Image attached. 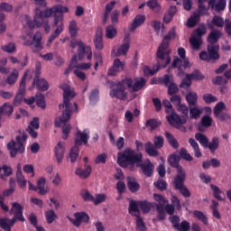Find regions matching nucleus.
<instances>
[{"instance_id": "obj_6", "label": "nucleus", "mask_w": 231, "mask_h": 231, "mask_svg": "<svg viewBox=\"0 0 231 231\" xmlns=\"http://www.w3.org/2000/svg\"><path fill=\"white\" fill-rule=\"evenodd\" d=\"M195 140L200 143L201 147L208 149L211 154H216V151L219 149V138H217V136L213 137L211 142H209L207 135L201 133H197L195 134Z\"/></svg>"}, {"instance_id": "obj_62", "label": "nucleus", "mask_w": 231, "mask_h": 231, "mask_svg": "<svg viewBox=\"0 0 231 231\" xmlns=\"http://www.w3.org/2000/svg\"><path fill=\"white\" fill-rule=\"evenodd\" d=\"M203 100L206 104L210 105V104H213L214 102H217V97L212 94H204Z\"/></svg>"}, {"instance_id": "obj_42", "label": "nucleus", "mask_w": 231, "mask_h": 231, "mask_svg": "<svg viewBox=\"0 0 231 231\" xmlns=\"http://www.w3.org/2000/svg\"><path fill=\"white\" fill-rule=\"evenodd\" d=\"M14 113V106L10 103L4 104L3 106H0V114L5 116H10Z\"/></svg>"}, {"instance_id": "obj_28", "label": "nucleus", "mask_w": 231, "mask_h": 231, "mask_svg": "<svg viewBox=\"0 0 231 231\" xmlns=\"http://www.w3.org/2000/svg\"><path fill=\"white\" fill-rule=\"evenodd\" d=\"M91 166L89 165H85V169L83 170L82 168H78L75 171V174L77 176H79L81 180H86L87 178H89L91 174Z\"/></svg>"}, {"instance_id": "obj_35", "label": "nucleus", "mask_w": 231, "mask_h": 231, "mask_svg": "<svg viewBox=\"0 0 231 231\" xmlns=\"http://www.w3.org/2000/svg\"><path fill=\"white\" fill-rule=\"evenodd\" d=\"M153 199H154V201L157 202V203L153 202V206L156 208H158V206L165 207V205H167V203H169V200L165 199V197H163L161 194H157V193L153 194Z\"/></svg>"}, {"instance_id": "obj_39", "label": "nucleus", "mask_w": 231, "mask_h": 231, "mask_svg": "<svg viewBox=\"0 0 231 231\" xmlns=\"http://www.w3.org/2000/svg\"><path fill=\"white\" fill-rule=\"evenodd\" d=\"M15 192V180L14 178H11L9 180V189H5L3 191V197L4 198H8V196H12Z\"/></svg>"}, {"instance_id": "obj_25", "label": "nucleus", "mask_w": 231, "mask_h": 231, "mask_svg": "<svg viewBox=\"0 0 231 231\" xmlns=\"http://www.w3.org/2000/svg\"><path fill=\"white\" fill-rule=\"evenodd\" d=\"M158 148L154 146V144L152 142H147L144 144V151L148 156H151L152 158H156L158 156Z\"/></svg>"}, {"instance_id": "obj_26", "label": "nucleus", "mask_w": 231, "mask_h": 231, "mask_svg": "<svg viewBox=\"0 0 231 231\" xmlns=\"http://www.w3.org/2000/svg\"><path fill=\"white\" fill-rule=\"evenodd\" d=\"M127 187L132 194L140 190V183L133 177H127Z\"/></svg>"}, {"instance_id": "obj_45", "label": "nucleus", "mask_w": 231, "mask_h": 231, "mask_svg": "<svg viewBox=\"0 0 231 231\" xmlns=\"http://www.w3.org/2000/svg\"><path fill=\"white\" fill-rule=\"evenodd\" d=\"M210 189L213 192V196L216 199H217V201H224L225 199L221 198V194H223V191L221 190V189H219V187L214 185V184H210Z\"/></svg>"}, {"instance_id": "obj_40", "label": "nucleus", "mask_w": 231, "mask_h": 231, "mask_svg": "<svg viewBox=\"0 0 231 231\" xmlns=\"http://www.w3.org/2000/svg\"><path fill=\"white\" fill-rule=\"evenodd\" d=\"M45 185L46 179L44 177H42L37 180L38 194H41V196H45V194L48 193V190L44 189Z\"/></svg>"}, {"instance_id": "obj_1", "label": "nucleus", "mask_w": 231, "mask_h": 231, "mask_svg": "<svg viewBox=\"0 0 231 231\" xmlns=\"http://www.w3.org/2000/svg\"><path fill=\"white\" fill-rule=\"evenodd\" d=\"M117 163L123 169L130 167L131 171H134V165H136L146 178H151L154 172V164L149 159L143 162V154L131 148H126L124 152L117 153Z\"/></svg>"}, {"instance_id": "obj_9", "label": "nucleus", "mask_w": 231, "mask_h": 231, "mask_svg": "<svg viewBox=\"0 0 231 231\" xmlns=\"http://www.w3.org/2000/svg\"><path fill=\"white\" fill-rule=\"evenodd\" d=\"M77 57L79 60H84V59H88V60H91L93 59V51L89 45H86V43L80 44L79 48L77 49V55H74L71 62H77Z\"/></svg>"}, {"instance_id": "obj_12", "label": "nucleus", "mask_w": 231, "mask_h": 231, "mask_svg": "<svg viewBox=\"0 0 231 231\" xmlns=\"http://www.w3.org/2000/svg\"><path fill=\"white\" fill-rule=\"evenodd\" d=\"M180 162H181V157L176 153H171L168 157V163H170L171 167L177 170V175L176 176H183L187 174L185 172V170H183V167L180 165Z\"/></svg>"}, {"instance_id": "obj_57", "label": "nucleus", "mask_w": 231, "mask_h": 231, "mask_svg": "<svg viewBox=\"0 0 231 231\" xmlns=\"http://www.w3.org/2000/svg\"><path fill=\"white\" fill-rule=\"evenodd\" d=\"M134 217H136V230H147L145 223H143V218L140 217V214H135Z\"/></svg>"}, {"instance_id": "obj_10", "label": "nucleus", "mask_w": 231, "mask_h": 231, "mask_svg": "<svg viewBox=\"0 0 231 231\" xmlns=\"http://www.w3.org/2000/svg\"><path fill=\"white\" fill-rule=\"evenodd\" d=\"M24 46H32V53H41L44 50L42 45V34L41 32H36L32 37V41H26Z\"/></svg>"}, {"instance_id": "obj_34", "label": "nucleus", "mask_w": 231, "mask_h": 231, "mask_svg": "<svg viewBox=\"0 0 231 231\" xmlns=\"http://www.w3.org/2000/svg\"><path fill=\"white\" fill-rule=\"evenodd\" d=\"M115 5H116V1H111L106 5L105 13H104V18L103 23L106 24L107 23V19H109V15L111 14V12H113L115 8Z\"/></svg>"}, {"instance_id": "obj_13", "label": "nucleus", "mask_w": 231, "mask_h": 231, "mask_svg": "<svg viewBox=\"0 0 231 231\" xmlns=\"http://www.w3.org/2000/svg\"><path fill=\"white\" fill-rule=\"evenodd\" d=\"M23 210L24 208H23V206L18 202H14L12 204L10 214H14V217L12 219H14V223H16L17 221L24 223V221H26V218H24V215H23Z\"/></svg>"}, {"instance_id": "obj_31", "label": "nucleus", "mask_w": 231, "mask_h": 231, "mask_svg": "<svg viewBox=\"0 0 231 231\" xmlns=\"http://www.w3.org/2000/svg\"><path fill=\"white\" fill-rule=\"evenodd\" d=\"M154 203L147 200L139 201V208H141L143 214H149L152 208H154Z\"/></svg>"}, {"instance_id": "obj_63", "label": "nucleus", "mask_w": 231, "mask_h": 231, "mask_svg": "<svg viewBox=\"0 0 231 231\" xmlns=\"http://www.w3.org/2000/svg\"><path fill=\"white\" fill-rule=\"evenodd\" d=\"M164 140L163 136L157 135L153 138V146L156 147V149H162L163 147Z\"/></svg>"}, {"instance_id": "obj_8", "label": "nucleus", "mask_w": 231, "mask_h": 231, "mask_svg": "<svg viewBox=\"0 0 231 231\" xmlns=\"http://www.w3.org/2000/svg\"><path fill=\"white\" fill-rule=\"evenodd\" d=\"M185 180H187V174L182 176H175L173 180V187L175 190H179L183 198H190L191 193L189 188L185 185Z\"/></svg>"}, {"instance_id": "obj_38", "label": "nucleus", "mask_w": 231, "mask_h": 231, "mask_svg": "<svg viewBox=\"0 0 231 231\" xmlns=\"http://www.w3.org/2000/svg\"><path fill=\"white\" fill-rule=\"evenodd\" d=\"M89 102L92 106H95L99 100H100V91L98 90V88H95L93 89L89 96Z\"/></svg>"}, {"instance_id": "obj_32", "label": "nucleus", "mask_w": 231, "mask_h": 231, "mask_svg": "<svg viewBox=\"0 0 231 231\" xmlns=\"http://www.w3.org/2000/svg\"><path fill=\"white\" fill-rule=\"evenodd\" d=\"M186 102L189 107L196 106L198 105V93L189 92L186 96Z\"/></svg>"}, {"instance_id": "obj_50", "label": "nucleus", "mask_w": 231, "mask_h": 231, "mask_svg": "<svg viewBox=\"0 0 231 231\" xmlns=\"http://www.w3.org/2000/svg\"><path fill=\"white\" fill-rule=\"evenodd\" d=\"M57 215L55 214V210L53 209H49L45 211V219L48 223V225H51L56 219H57Z\"/></svg>"}, {"instance_id": "obj_46", "label": "nucleus", "mask_w": 231, "mask_h": 231, "mask_svg": "<svg viewBox=\"0 0 231 231\" xmlns=\"http://www.w3.org/2000/svg\"><path fill=\"white\" fill-rule=\"evenodd\" d=\"M193 216L194 217H196V219L201 221L203 225H208V218L207 217V216H205V213L203 211L194 210Z\"/></svg>"}, {"instance_id": "obj_14", "label": "nucleus", "mask_w": 231, "mask_h": 231, "mask_svg": "<svg viewBox=\"0 0 231 231\" xmlns=\"http://www.w3.org/2000/svg\"><path fill=\"white\" fill-rule=\"evenodd\" d=\"M74 217L75 219L67 217L69 221H71L72 225H74V226H77L78 228L79 226H80V225H82V223L89 222V215H88V213L86 212H76L74 213Z\"/></svg>"}, {"instance_id": "obj_4", "label": "nucleus", "mask_w": 231, "mask_h": 231, "mask_svg": "<svg viewBox=\"0 0 231 231\" xmlns=\"http://www.w3.org/2000/svg\"><path fill=\"white\" fill-rule=\"evenodd\" d=\"M69 9L67 6H63L61 5L53 6L49 9H45L44 11L36 8L35 9V15H34V22L37 26H42L44 24V18L54 16V21L56 19V15H64L63 14H68Z\"/></svg>"}, {"instance_id": "obj_43", "label": "nucleus", "mask_w": 231, "mask_h": 231, "mask_svg": "<svg viewBox=\"0 0 231 231\" xmlns=\"http://www.w3.org/2000/svg\"><path fill=\"white\" fill-rule=\"evenodd\" d=\"M9 176H12V168L6 165H3L0 168V180H5Z\"/></svg>"}, {"instance_id": "obj_56", "label": "nucleus", "mask_w": 231, "mask_h": 231, "mask_svg": "<svg viewBox=\"0 0 231 231\" xmlns=\"http://www.w3.org/2000/svg\"><path fill=\"white\" fill-rule=\"evenodd\" d=\"M79 146H74L71 148L70 152L69 154V158L70 159L71 163H75L79 159Z\"/></svg>"}, {"instance_id": "obj_24", "label": "nucleus", "mask_w": 231, "mask_h": 231, "mask_svg": "<svg viewBox=\"0 0 231 231\" xmlns=\"http://www.w3.org/2000/svg\"><path fill=\"white\" fill-rule=\"evenodd\" d=\"M38 88L39 91H48L49 89V86H48V81L45 80L44 79H34L32 88ZM32 88H30V89H32Z\"/></svg>"}, {"instance_id": "obj_22", "label": "nucleus", "mask_w": 231, "mask_h": 231, "mask_svg": "<svg viewBox=\"0 0 231 231\" xmlns=\"http://www.w3.org/2000/svg\"><path fill=\"white\" fill-rule=\"evenodd\" d=\"M130 37L129 34H126L124 38V42L118 49L116 52V56L120 57V55H127V51H129V48L131 47L129 44Z\"/></svg>"}, {"instance_id": "obj_5", "label": "nucleus", "mask_w": 231, "mask_h": 231, "mask_svg": "<svg viewBox=\"0 0 231 231\" xmlns=\"http://www.w3.org/2000/svg\"><path fill=\"white\" fill-rule=\"evenodd\" d=\"M20 135L15 137V141L12 140L7 143V149L10 151L11 158H15L17 154H24L26 148L24 147V143L28 140V134L24 130H19Z\"/></svg>"}, {"instance_id": "obj_19", "label": "nucleus", "mask_w": 231, "mask_h": 231, "mask_svg": "<svg viewBox=\"0 0 231 231\" xmlns=\"http://www.w3.org/2000/svg\"><path fill=\"white\" fill-rule=\"evenodd\" d=\"M88 140H89V134L78 130L75 138V146L80 147L82 143H84V145H88Z\"/></svg>"}, {"instance_id": "obj_16", "label": "nucleus", "mask_w": 231, "mask_h": 231, "mask_svg": "<svg viewBox=\"0 0 231 231\" xmlns=\"http://www.w3.org/2000/svg\"><path fill=\"white\" fill-rule=\"evenodd\" d=\"M27 77H28V74L25 72L20 81V87L18 89V93L14 99V106H17V104H21L23 96L26 93V78Z\"/></svg>"}, {"instance_id": "obj_48", "label": "nucleus", "mask_w": 231, "mask_h": 231, "mask_svg": "<svg viewBox=\"0 0 231 231\" xmlns=\"http://www.w3.org/2000/svg\"><path fill=\"white\" fill-rule=\"evenodd\" d=\"M145 84H147V81L143 78H140L134 83L132 89L136 93V91H140V89L145 88Z\"/></svg>"}, {"instance_id": "obj_20", "label": "nucleus", "mask_w": 231, "mask_h": 231, "mask_svg": "<svg viewBox=\"0 0 231 231\" xmlns=\"http://www.w3.org/2000/svg\"><path fill=\"white\" fill-rule=\"evenodd\" d=\"M104 32H102V28H98L96 32V35L94 38V46L96 50H104Z\"/></svg>"}, {"instance_id": "obj_52", "label": "nucleus", "mask_w": 231, "mask_h": 231, "mask_svg": "<svg viewBox=\"0 0 231 231\" xmlns=\"http://www.w3.org/2000/svg\"><path fill=\"white\" fill-rule=\"evenodd\" d=\"M146 5L149 7L150 10H152L156 14H158V12L162 10V6L160 5V4H158V0H149L146 3Z\"/></svg>"}, {"instance_id": "obj_33", "label": "nucleus", "mask_w": 231, "mask_h": 231, "mask_svg": "<svg viewBox=\"0 0 231 231\" xmlns=\"http://www.w3.org/2000/svg\"><path fill=\"white\" fill-rule=\"evenodd\" d=\"M189 44H191L192 50H195V51H198V50H200V48L203 44V38H198L196 36H191L189 39Z\"/></svg>"}, {"instance_id": "obj_51", "label": "nucleus", "mask_w": 231, "mask_h": 231, "mask_svg": "<svg viewBox=\"0 0 231 231\" xmlns=\"http://www.w3.org/2000/svg\"><path fill=\"white\" fill-rule=\"evenodd\" d=\"M1 50L2 51H5V53H15V51H17V47L15 46V43L9 42L5 45H3Z\"/></svg>"}, {"instance_id": "obj_54", "label": "nucleus", "mask_w": 231, "mask_h": 231, "mask_svg": "<svg viewBox=\"0 0 231 231\" xmlns=\"http://www.w3.org/2000/svg\"><path fill=\"white\" fill-rule=\"evenodd\" d=\"M69 32L71 37H76L79 33V27L77 26V21L72 20L69 22Z\"/></svg>"}, {"instance_id": "obj_27", "label": "nucleus", "mask_w": 231, "mask_h": 231, "mask_svg": "<svg viewBox=\"0 0 231 231\" xmlns=\"http://www.w3.org/2000/svg\"><path fill=\"white\" fill-rule=\"evenodd\" d=\"M222 35H223V33L219 30L212 31L208 36V44L216 45L217 41H219V39H221Z\"/></svg>"}, {"instance_id": "obj_15", "label": "nucleus", "mask_w": 231, "mask_h": 231, "mask_svg": "<svg viewBox=\"0 0 231 231\" xmlns=\"http://www.w3.org/2000/svg\"><path fill=\"white\" fill-rule=\"evenodd\" d=\"M110 97L112 98H118L119 100H125L127 98V93H125V86L119 83L110 91Z\"/></svg>"}, {"instance_id": "obj_64", "label": "nucleus", "mask_w": 231, "mask_h": 231, "mask_svg": "<svg viewBox=\"0 0 231 231\" xmlns=\"http://www.w3.org/2000/svg\"><path fill=\"white\" fill-rule=\"evenodd\" d=\"M178 231H190V223L187 220H183L179 225V227H177Z\"/></svg>"}, {"instance_id": "obj_30", "label": "nucleus", "mask_w": 231, "mask_h": 231, "mask_svg": "<svg viewBox=\"0 0 231 231\" xmlns=\"http://www.w3.org/2000/svg\"><path fill=\"white\" fill-rule=\"evenodd\" d=\"M14 225H15V219L0 218V226L5 231H12Z\"/></svg>"}, {"instance_id": "obj_3", "label": "nucleus", "mask_w": 231, "mask_h": 231, "mask_svg": "<svg viewBox=\"0 0 231 231\" xmlns=\"http://www.w3.org/2000/svg\"><path fill=\"white\" fill-rule=\"evenodd\" d=\"M176 38V27H172L167 35L162 39V42L157 49V60L160 66L162 68H167L171 64V51H169V46L171 44V39Z\"/></svg>"}, {"instance_id": "obj_21", "label": "nucleus", "mask_w": 231, "mask_h": 231, "mask_svg": "<svg viewBox=\"0 0 231 231\" xmlns=\"http://www.w3.org/2000/svg\"><path fill=\"white\" fill-rule=\"evenodd\" d=\"M65 151L66 148L64 147V143L59 142L54 148L55 158L59 163H62Z\"/></svg>"}, {"instance_id": "obj_29", "label": "nucleus", "mask_w": 231, "mask_h": 231, "mask_svg": "<svg viewBox=\"0 0 231 231\" xmlns=\"http://www.w3.org/2000/svg\"><path fill=\"white\" fill-rule=\"evenodd\" d=\"M156 60H157L156 69L152 70L149 66H145L143 68L144 77H152V75H156V73H158V71H160L161 68H166V67L160 65V63L158 61V56H156Z\"/></svg>"}, {"instance_id": "obj_53", "label": "nucleus", "mask_w": 231, "mask_h": 231, "mask_svg": "<svg viewBox=\"0 0 231 231\" xmlns=\"http://www.w3.org/2000/svg\"><path fill=\"white\" fill-rule=\"evenodd\" d=\"M17 79H19V71L17 69H14L11 75L7 77L5 82L12 86L14 82H17Z\"/></svg>"}, {"instance_id": "obj_23", "label": "nucleus", "mask_w": 231, "mask_h": 231, "mask_svg": "<svg viewBox=\"0 0 231 231\" xmlns=\"http://www.w3.org/2000/svg\"><path fill=\"white\" fill-rule=\"evenodd\" d=\"M143 23H145V15L137 14L129 26V32H134V30L139 28V26H142Z\"/></svg>"}, {"instance_id": "obj_49", "label": "nucleus", "mask_w": 231, "mask_h": 231, "mask_svg": "<svg viewBox=\"0 0 231 231\" xmlns=\"http://www.w3.org/2000/svg\"><path fill=\"white\" fill-rule=\"evenodd\" d=\"M225 109H226V105H225V102H218L213 108L214 116H219V115L222 114Z\"/></svg>"}, {"instance_id": "obj_58", "label": "nucleus", "mask_w": 231, "mask_h": 231, "mask_svg": "<svg viewBox=\"0 0 231 231\" xmlns=\"http://www.w3.org/2000/svg\"><path fill=\"white\" fill-rule=\"evenodd\" d=\"M188 77H189L191 80H203V79H205V76L199 69H195L192 73L188 74Z\"/></svg>"}, {"instance_id": "obj_41", "label": "nucleus", "mask_w": 231, "mask_h": 231, "mask_svg": "<svg viewBox=\"0 0 231 231\" xmlns=\"http://www.w3.org/2000/svg\"><path fill=\"white\" fill-rule=\"evenodd\" d=\"M165 137L166 140H168V143L173 148L178 149L180 147V143H178V140L172 135V134L169 132H165Z\"/></svg>"}, {"instance_id": "obj_7", "label": "nucleus", "mask_w": 231, "mask_h": 231, "mask_svg": "<svg viewBox=\"0 0 231 231\" xmlns=\"http://www.w3.org/2000/svg\"><path fill=\"white\" fill-rule=\"evenodd\" d=\"M208 52L202 51L199 53L200 60L210 62V60H217L219 59V45L208 44L207 46Z\"/></svg>"}, {"instance_id": "obj_59", "label": "nucleus", "mask_w": 231, "mask_h": 231, "mask_svg": "<svg viewBox=\"0 0 231 231\" xmlns=\"http://www.w3.org/2000/svg\"><path fill=\"white\" fill-rule=\"evenodd\" d=\"M211 23L214 26H217V28H223V26H225V20L219 15H215Z\"/></svg>"}, {"instance_id": "obj_2", "label": "nucleus", "mask_w": 231, "mask_h": 231, "mask_svg": "<svg viewBox=\"0 0 231 231\" xmlns=\"http://www.w3.org/2000/svg\"><path fill=\"white\" fill-rule=\"evenodd\" d=\"M63 90V103L59 105V109H63L62 115L59 119L55 120V126L60 127L62 124H65L62 127V133L69 134L71 131V125H68V122L71 119L73 115V105L71 104V98H75V92L71 91V88L68 84H62L60 86Z\"/></svg>"}, {"instance_id": "obj_44", "label": "nucleus", "mask_w": 231, "mask_h": 231, "mask_svg": "<svg viewBox=\"0 0 231 231\" xmlns=\"http://www.w3.org/2000/svg\"><path fill=\"white\" fill-rule=\"evenodd\" d=\"M159 83L163 84L166 88H169L170 85L174 84V77L166 74L162 78H159Z\"/></svg>"}, {"instance_id": "obj_37", "label": "nucleus", "mask_w": 231, "mask_h": 231, "mask_svg": "<svg viewBox=\"0 0 231 231\" xmlns=\"http://www.w3.org/2000/svg\"><path fill=\"white\" fill-rule=\"evenodd\" d=\"M128 212L129 214H132V216H134L135 214H139L140 216V202L130 200Z\"/></svg>"}, {"instance_id": "obj_18", "label": "nucleus", "mask_w": 231, "mask_h": 231, "mask_svg": "<svg viewBox=\"0 0 231 231\" xmlns=\"http://www.w3.org/2000/svg\"><path fill=\"white\" fill-rule=\"evenodd\" d=\"M170 116H166L170 125H172L173 127H180V125H183V124H185V119H182L181 116L174 112V110L170 112Z\"/></svg>"}, {"instance_id": "obj_11", "label": "nucleus", "mask_w": 231, "mask_h": 231, "mask_svg": "<svg viewBox=\"0 0 231 231\" xmlns=\"http://www.w3.org/2000/svg\"><path fill=\"white\" fill-rule=\"evenodd\" d=\"M64 15H56L54 23L52 24L53 28L57 26L56 30L49 37L48 42L51 43L55 39L64 32Z\"/></svg>"}, {"instance_id": "obj_61", "label": "nucleus", "mask_w": 231, "mask_h": 231, "mask_svg": "<svg viewBox=\"0 0 231 231\" xmlns=\"http://www.w3.org/2000/svg\"><path fill=\"white\" fill-rule=\"evenodd\" d=\"M179 154L180 158H182V160H185L186 162H192L193 160V158L190 156V153H189L185 148H180Z\"/></svg>"}, {"instance_id": "obj_55", "label": "nucleus", "mask_w": 231, "mask_h": 231, "mask_svg": "<svg viewBox=\"0 0 231 231\" xmlns=\"http://www.w3.org/2000/svg\"><path fill=\"white\" fill-rule=\"evenodd\" d=\"M118 33L116 28L113 25H108L106 29V39H115L116 35Z\"/></svg>"}, {"instance_id": "obj_36", "label": "nucleus", "mask_w": 231, "mask_h": 231, "mask_svg": "<svg viewBox=\"0 0 231 231\" xmlns=\"http://www.w3.org/2000/svg\"><path fill=\"white\" fill-rule=\"evenodd\" d=\"M203 35H207V25L200 23L199 27L193 31L192 36L201 39Z\"/></svg>"}, {"instance_id": "obj_47", "label": "nucleus", "mask_w": 231, "mask_h": 231, "mask_svg": "<svg viewBox=\"0 0 231 231\" xmlns=\"http://www.w3.org/2000/svg\"><path fill=\"white\" fill-rule=\"evenodd\" d=\"M201 113H203V111L198 106H189V118L193 120H198V118L201 116Z\"/></svg>"}, {"instance_id": "obj_60", "label": "nucleus", "mask_w": 231, "mask_h": 231, "mask_svg": "<svg viewBox=\"0 0 231 231\" xmlns=\"http://www.w3.org/2000/svg\"><path fill=\"white\" fill-rule=\"evenodd\" d=\"M157 218L159 221H165V218L167 217V215L165 214V207L162 206H157Z\"/></svg>"}, {"instance_id": "obj_17", "label": "nucleus", "mask_w": 231, "mask_h": 231, "mask_svg": "<svg viewBox=\"0 0 231 231\" xmlns=\"http://www.w3.org/2000/svg\"><path fill=\"white\" fill-rule=\"evenodd\" d=\"M125 68V63L122 62L120 59L114 60L113 65L110 69H108V76L109 77H115L116 75H118V73H121L123 69Z\"/></svg>"}]
</instances>
